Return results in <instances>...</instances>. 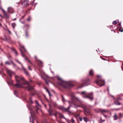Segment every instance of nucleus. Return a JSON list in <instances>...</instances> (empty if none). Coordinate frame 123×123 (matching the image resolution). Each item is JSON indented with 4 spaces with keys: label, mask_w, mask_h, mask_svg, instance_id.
Segmentation results:
<instances>
[{
    "label": "nucleus",
    "mask_w": 123,
    "mask_h": 123,
    "mask_svg": "<svg viewBox=\"0 0 123 123\" xmlns=\"http://www.w3.org/2000/svg\"><path fill=\"white\" fill-rule=\"evenodd\" d=\"M15 78L17 82H20V80L23 81V82L22 83H19L14 85L17 88L21 87L24 88L28 91H30L34 89L31 86L28 82L26 81L22 76L15 75Z\"/></svg>",
    "instance_id": "nucleus-1"
},
{
    "label": "nucleus",
    "mask_w": 123,
    "mask_h": 123,
    "mask_svg": "<svg viewBox=\"0 0 123 123\" xmlns=\"http://www.w3.org/2000/svg\"><path fill=\"white\" fill-rule=\"evenodd\" d=\"M57 78L58 80H60L58 82V84L62 86L65 88L66 87V86L69 87H72L73 86V85L72 83H68V82L63 80L61 78H59V76H57Z\"/></svg>",
    "instance_id": "nucleus-2"
},
{
    "label": "nucleus",
    "mask_w": 123,
    "mask_h": 123,
    "mask_svg": "<svg viewBox=\"0 0 123 123\" xmlns=\"http://www.w3.org/2000/svg\"><path fill=\"white\" fill-rule=\"evenodd\" d=\"M97 76L100 77L98 79L97 81H96V83L98 85H99V86H101L105 85V82L104 80H102L101 77L99 75H98Z\"/></svg>",
    "instance_id": "nucleus-3"
},
{
    "label": "nucleus",
    "mask_w": 123,
    "mask_h": 123,
    "mask_svg": "<svg viewBox=\"0 0 123 123\" xmlns=\"http://www.w3.org/2000/svg\"><path fill=\"white\" fill-rule=\"evenodd\" d=\"M67 102H68L69 106L68 107H69V109L71 107H73L75 108H77L78 107H80V106L77 105L74 103L73 102L69 101H66Z\"/></svg>",
    "instance_id": "nucleus-4"
},
{
    "label": "nucleus",
    "mask_w": 123,
    "mask_h": 123,
    "mask_svg": "<svg viewBox=\"0 0 123 123\" xmlns=\"http://www.w3.org/2000/svg\"><path fill=\"white\" fill-rule=\"evenodd\" d=\"M87 94L88 96L86 95L83 96V98H89L91 100H93V93H88Z\"/></svg>",
    "instance_id": "nucleus-5"
},
{
    "label": "nucleus",
    "mask_w": 123,
    "mask_h": 123,
    "mask_svg": "<svg viewBox=\"0 0 123 123\" xmlns=\"http://www.w3.org/2000/svg\"><path fill=\"white\" fill-rule=\"evenodd\" d=\"M59 109L62 110L66 112H67L69 113H70L71 112L69 110V107H68L67 108H65L64 107H62L59 108Z\"/></svg>",
    "instance_id": "nucleus-6"
},
{
    "label": "nucleus",
    "mask_w": 123,
    "mask_h": 123,
    "mask_svg": "<svg viewBox=\"0 0 123 123\" xmlns=\"http://www.w3.org/2000/svg\"><path fill=\"white\" fill-rule=\"evenodd\" d=\"M90 83V80L89 79L88 80H87L85 81L84 83L82 84V86H80V88H81L82 87L84 86H87Z\"/></svg>",
    "instance_id": "nucleus-7"
},
{
    "label": "nucleus",
    "mask_w": 123,
    "mask_h": 123,
    "mask_svg": "<svg viewBox=\"0 0 123 123\" xmlns=\"http://www.w3.org/2000/svg\"><path fill=\"white\" fill-rule=\"evenodd\" d=\"M96 112H100L102 114H103V112H108V110H106L104 109H99L98 110H96Z\"/></svg>",
    "instance_id": "nucleus-8"
},
{
    "label": "nucleus",
    "mask_w": 123,
    "mask_h": 123,
    "mask_svg": "<svg viewBox=\"0 0 123 123\" xmlns=\"http://www.w3.org/2000/svg\"><path fill=\"white\" fill-rule=\"evenodd\" d=\"M6 72L10 76V77H11V75L14 74V73L13 72L7 69Z\"/></svg>",
    "instance_id": "nucleus-9"
},
{
    "label": "nucleus",
    "mask_w": 123,
    "mask_h": 123,
    "mask_svg": "<svg viewBox=\"0 0 123 123\" xmlns=\"http://www.w3.org/2000/svg\"><path fill=\"white\" fill-rule=\"evenodd\" d=\"M20 51H21V54H22V56L24 57V58H26L29 61V62L30 63H31V62L26 57V56L22 52V51H21V50H20Z\"/></svg>",
    "instance_id": "nucleus-10"
},
{
    "label": "nucleus",
    "mask_w": 123,
    "mask_h": 123,
    "mask_svg": "<svg viewBox=\"0 0 123 123\" xmlns=\"http://www.w3.org/2000/svg\"><path fill=\"white\" fill-rule=\"evenodd\" d=\"M28 1L27 0H25L23 2H23H22L21 3V4L22 5H23L24 4H24L26 5H27V6L29 4H28L27 3L28 2Z\"/></svg>",
    "instance_id": "nucleus-11"
},
{
    "label": "nucleus",
    "mask_w": 123,
    "mask_h": 123,
    "mask_svg": "<svg viewBox=\"0 0 123 123\" xmlns=\"http://www.w3.org/2000/svg\"><path fill=\"white\" fill-rule=\"evenodd\" d=\"M48 111L49 112V114L51 115L52 116L53 115L52 112L53 111L51 109V108H50L49 109Z\"/></svg>",
    "instance_id": "nucleus-12"
},
{
    "label": "nucleus",
    "mask_w": 123,
    "mask_h": 123,
    "mask_svg": "<svg viewBox=\"0 0 123 123\" xmlns=\"http://www.w3.org/2000/svg\"><path fill=\"white\" fill-rule=\"evenodd\" d=\"M25 73L27 75H28L29 73L26 70V69L25 68L23 67V68H22Z\"/></svg>",
    "instance_id": "nucleus-13"
},
{
    "label": "nucleus",
    "mask_w": 123,
    "mask_h": 123,
    "mask_svg": "<svg viewBox=\"0 0 123 123\" xmlns=\"http://www.w3.org/2000/svg\"><path fill=\"white\" fill-rule=\"evenodd\" d=\"M2 11L3 12L4 14L6 16H7V14L5 12V11L3 9H1Z\"/></svg>",
    "instance_id": "nucleus-14"
},
{
    "label": "nucleus",
    "mask_w": 123,
    "mask_h": 123,
    "mask_svg": "<svg viewBox=\"0 0 123 123\" xmlns=\"http://www.w3.org/2000/svg\"><path fill=\"white\" fill-rule=\"evenodd\" d=\"M2 11L3 12L4 14L6 16H7V14L5 12V11L3 9H1Z\"/></svg>",
    "instance_id": "nucleus-15"
},
{
    "label": "nucleus",
    "mask_w": 123,
    "mask_h": 123,
    "mask_svg": "<svg viewBox=\"0 0 123 123\" xmlns=\"http://www.w3.org/2000/svg\"><path fill=\"white\" fill-rule=\"evenodd\" d=\"M89 74L91 75H93V71L92 70H91L89 72Z\"/></svg>",
    "instance_id": "nucleus-16"
},
{
    "label": "nucleus",
    "mask_w": 123,
    "mask_h": 123,
    "mask_svg": "<svg viewBox=\"0 0 123 123\" xmlns=\"http://www.w3.org/2000/svg\"><path fill=\"white\" fill-rule=\"evenodd\" d=\"M15 60L17 62H18V63H19V64H20L21 66V67L22 68H23V66L22 65V64H21V63L20 62H19L17 60V59H15Z\"/></svg>",
    "instance_id": "nucleus-17"
},
{
    "label": "nucleus",
    "mask_w": 123,
    "mask_h": 123,
    "mask_svg": "<svg viewBox=\"0 0 123 123\" xmlns=\"http://www.w3.org/2000/svg\"><path fill=\"white\" fill-rule=\"evenodd\" d=\"M11 25L12 26V27H13V29L14 28V27L16 26V24L14 23H13L11 24Z\"/></svg>",
    "instance_id": "nucleus-18"
},
{
    "label": "nucleus",
    "mask_w": 123,
    "mask_h": 123,
    "mask_svg": "<svg viewBox=\"0 0 123 123\" xmlns=\"http://www.w3.org/2000/svg\"><path fill=\"white\" fill-rule=\"evenodd\" d=\"M114 103L116 105H120V103L118 101H115Z\"/></svg>",
    "instance_id": "nucleus-19"
},
{
    "label": "nucleus",
    "mask_w": 123,
    "mask_h": 123,
    "mask_svg": "<svg viewBox=\"0 0 123 123\" xmlns=\"http://www.w3.org/2000/svg\"><path fill=\"white\" fill-rule=\"evenodd\" d=\"M30 113L31 115V116L29 117L30 122H31V118H32V114L31 113V112H30Z\"/></svg>",
    "instance_id": "nucleus-20"
},
{
    "label": "nucleus",
    "mask_w": 123,
    "mask_h": 123,
    "mask_svg": "<svg viewBox=\"0 0 123 123\" xmlns=\"http://www.w3.org/2000/svg\"><path fill=\"white\" fill-rule=\"evenodd\" d=\"M13 51H14V52H15V55L16 56L17 55H18V54L17 53V51H16L15 49H13Z\"/></svg>",
    "instance_id": "nucleus-21"
},
{
    "label": "nucleus",
    "mask_w": 123,
    "mask_h": 123,
    "mask_svg": "<svg viewBox=\"0 0 123 123\" xmlns=\"http://www.w3.org/2000/svg\"><path fill=\"white\" fill-rule=\"evenodd\" d=\"M14 94L15 95H16V96H17L18 94V92L17 91H14Z\"/></svg>",
    "instance_id": "nucleus-22"
},
{
    "label": "nucleus",
    "mask_w": 123,
    "mask_h": 123,
    "mask_svg": "<svg viewBox=\"0 0 123 123\" xmlns=\"http://www.w3.org/2000/svg\"><path fill=\"white\" fill-rule=\"evenodd\" d=\"M35 102L36 104H37L38 106L40 107L41 106V105L39 104V103L37 102V100H35Z\"/></svg>",
    "instance_id": "nucleus-23"
},
{
    "label": "nucleus",
    "mask_w": 123,
    "mask_h": 123,
    "mask_svg": "<svg viewBox=\"0 0 123 123\" xmlns=\"http://www.w3.org/2000/svg\"><path fill=\"white\" fill-rule=\"evenodd\" d=\"M119 30L120 31L122 32L123 31V29H122V27H120L119 28Z\"/></svg>",
    "instance_id": "nucleus-24"
},
{
    "label": "nucleus",
    "mask_w": 123,
    "mask_h": 123,
    "mask_svg": "<svg viewBox=\"0 0 123 123\" xmlns=\"http://www.w3.org/2000/svg\"><path fill=\"white\" fill-rule=\"evenodd\" d=\"M61 97L62 98V101L63 102H64L66 101V100H65V99L64 98V97L62 95H61Z\"/></svg>",
    "instance_id": "nucleus-25"
},
{
    "label": "nucleus",
    "mask_w": 123,
    "mask_h": 123,
    "mask_svg": "<svg viewBox=\"0 0 123 123\" xmlns=\"http://www.w3.org/2000/svg\"><path fill=\"white\" fill-rule=\"evenodd\" d=\"M83 119L86 122H87L88 121V119L86 117H84L83 118Z\"/></svg>",
    "instance_id": "nucleus-26"
},
{
    "label": "nucleus",
    "mask_w": 123,
    "mask_h": 123,
    "mask_svg": "<svg viewBox=\"0 0 123 123\" xmlns=\"http://www.w3.org/2000/svg\"><path fill=\"white\" fill-rule=\"evenodd\" d=\"M25 15H24L22 17V18H20V20H19V21H20V22L21 23H22V24H24V22H21L20 21V20L21 19H22L23 18H24L25 16Z\"/></svg>",
    "instance_id": "nucleus-27"
},
{
    "label": "nucleus",
    "mask_w": 123,
    "mask_h": 123,
    "mask_svg": "<svg viewBox=\"0 0 123 123\" xmlns=\"http://www.w3.org/2000/svg\"><path fill=\"white\" fill-rule=\"evenodd\" d=\"M117 23V22L116 21H114L112 22V24L114 25H115Z\"/></svg>",
    "instance_id": "nucleus-28"
},
{
    "label": "nucleus",
    "mask_w": 123,
    "mask_h": 123,
    "mask_svg": "<svg viewBox=\"0 0 123 123\" xmlns=\"http://www.w3.org/2000/svg\"><path fill=\"white\" fill-rule=\"evenodd\" d=\"M11 62L14 66L17 67V66L12 61H11Z\"/></svg>",
    "instance_id": "nucleus-29"
},
{
    "label": "nucleus",
    "mask_w": 123,
    "mask_h": 123,
    "mask_svg": "<svg viewBox=\"0 0 123 123\" xmlns=\"http://www.w3.org/2000/svg\"><path fill=\"white\" fill-rule=\"evenodd\" d=\"M75 98L79 102H80L81 100L79 99L78 98L75 97Z\"/></svg>",
    "instance_id": "nucleus-30"
},
{
    "label": "nucleus",
    "mask_w": 123,
    "mask_h": 123,
    "mask_svg": "<svg viewBox=\"0 0 123 123\" xmlns=\"http://www.w3.org/2000/svg\"><path fill=\"white\" fill-rule=\"evenodd\" d=\"M5 64H6L9 65L10 64L9 62L8 61H7L5 62Z\"/></svg>",
    "instance_id": "nucleus-31"
},
{
    "label": "nucleus",
    "mask_w": 123,
    "mask_h": 123,
    "mask_svg": "<svg viewBox=\"0 0 123 123\" xmlns=\"http://www.w3.org/2000/svg\"><path fill=\"white\" fill-rule=\"evenodd\" d=\"M31 18L30 17H29L28 18V19H27V20L28 21H29L31 20Z\"/></svg>",
    "instance_id": "nucleus-32"
},
{
    "label": "nucleus",
    "mask_w": 123,
    "mask_h": 123,
    "mask_svg": "<svg viewBox=\"0 0 123 123\" xmlns=\"http://www.w3.org/2000/svg\"><path fill=\"white\" fill-rule=\"evenodd\" d=\"M21 47V48H23L24 49V50L25 51V52H26V50L25 49V48L23 46H22Z\"/></svg>",
    "instance_id": "nucleus-33"
},
{
    "label": "nucleus",
    "mask_w": 123,
    "mask_h": 123,
    "mask_svg": "<svg viewBox=\"0 0 123 123\" xmlns=\"http://www.w3.org/2000/svg\"><path fill=\"white\" fill-rule=\"evenodd\" d=\"M30 102H31V104H33V102L32 100V98H30Z\"/></svg>",
    "instance_id": "nucleus-34"
},
{
    "label": "nucleus",
    "mask_w": 123,
    "mask_h": 123,
    "mask_svg": "<svg viewBox=\"0 0 123 123\" xmlns=\"http://www.w3.org/2000/svg\"><path fill=\"white\" fill-rule=\"evenodd\" d=\"M47 92L48 93V94L49 96L50 97L51 96H52V95L50 93V92H49V91Z\"/></svg>",
    "instance_id": "nucleus-35"
},
{
    "label": "nucleus",
    "mask_w": 123,
    "mask_h": 123,
    "mask_svg": "<svg viewBox=\"0 0 123 123\" xmlns=\"http://www.w3.org/2000/svg\"><path fill=\"white\" fill-rule=\"evenodd\" d=\"M11 8H12L10 7H9L8 8H7V12L8 13L9 12V9Z\"/></svg>",
    "instance_id": "nucleus-36"
},
{
    "label": "nucleus",
    "mask_w": 123,
    "mask_h": 123,
    "mask_svg": "<svg viewBox=\"0 0 123 123\" xmlns=\"http://www.w3.org/2000/svg\"><path fill=\"white\" fill-rule=\"evenodd\" d=\"M44 89L46 90V91L47 92H48V91H49V90L48 89H47V88L46 87H44Z\"/></svg>",
    "instance_id": "nucleus-37"
},
{
    "label": "nucleus",
    "mask_w": 123,
    "mask_h": 123,
    "mask_svg": "<svg viewBox=\"0 0 123 123\" xmlns=\"http://www.w3.org/2000/svg\"><path fill=\"white\" fill-rule=\"evenodd\" d=\"M71 121L73 123H74V120L73 118L71 119Z\"/></svg>",
    "instance_id": "nucleus-38"
},
{
    "label": "nucleus",
    "mask_w": 123,
    "mask_h": 123,
    "mask_svg": "<svg viewBox=\"0 0 123 123\" xmlns=\"http://www.w3.org/2000/svg\"><path fill=\"white\" fill-rule=\"evenodd\" d=\"M79 119L80 120V121H82V118L81 117H79Z\"/></svg>",
    "instance_id": "nucleus-39"
},
{
    "label": "nucleus",
    "mask_w": 123,
    "mask_h": 123,
    "mask_svg": "<svg viewBox=\"0 0 123 123\" xmlns=\"http://www.w3.org/2000/svg\"><path fill=\"white\" fill-rule=\"evenodd\" d=\"M117 118H118L117 117H115V118H114V119L115 120H117Z\"/></svg>",
    "instance_id": "nucleus-40"
},
{
    "label": "nucleus",
    "mask_w": 123,
    "mask_h": 123,
    "mask_svg": "<svg viewBox=\"0 0 123 123\" xmlns=\"http://www.w3.org/2000/svg\"><path fill=\"white\" fill-rule=\"evenodd\" d=\"M117 117V116L116 114L115 113L114 114V116L113 117Z\"/></svg>",
    "instance_id": "nucleus-41"
},
{
    "label": "nucleus",
    "mask_w": 123,
    "mask_h": 123,
    "mask_svg": "<svg viewBox=\"0 0 123 123\" xmlns=\"http://www.w3.org/2000/svg\"><path fill=\"white\" fill-rule=\"evenodd\" d=\"M86 93V92H81L82 94H85Z\"/></svg>",
    "instance_id": "nucleus-42"
},
{
    "label": "nucleus",
    "mask_w": 123,
    "mask_h": 123,
    "mask_svg": "<svg viewBox=\"0 0 123 123\" xmlns=\"http://www.w3.org/2000/svg\"><path fill=\"white\" fill-rule=\"evenodd\" d=\"M28 68L30 70H31L32 69H31L30 68V67L29 66H28Z\"/></svg>",
    "instance_id": "nucleus-43"
},
{
    "label": "nucleus",
    "mask_w": 123,
    "mask_h": 123,
    "mask_svg": "<svg viewBox=\"0 0 123 123\" xmlns=\"http://www.w3.org/2000/svg\"><path fill=\"white\" fill-rule=\"evenodd\" d=\"M26 37H28V34H27V31H26Z\"/></svg>",
    "instance_id": "nucleus-44"
},
{
    "label": "nucleus",
    "mask_w": 123,
    "mask_h": 123,
    "mask_svg": "<svg viewBox=\"0 0 123 123\" xmlns=\"http://www.w3.org/2000/svg\"><path fill=\"white\" fill-rule=\"evenodd\" d=\"M61 117H63L65 119H66V118L64 117L62 115H61Z\"/></svg>",
    "instance_id": "nucleus-45"
},
{
    "label": "nucleus",
    "mask_w": 123,
    "mask_h": 123,
    "mask_svg": "<svg viewBox=\"0 0 123 123\" xmlns=\"http://www.w3.org/2000/svg\"><path fill=\"white\" fill-rule=\"evenodd\" d=\"M10 34H11V31L9 30H7Z\"/></svg>",
    "instance_id": "nucleus-46"
},
{
    "label": "nucleus",
    "mask_w": 123,
    "mask_h": 123,
    "mask_svg": "<svg viewBox=\"0 0 123 123\" xmlns=\"http://www.w3.org/2000/svg\"><path fill=\"white\" fill-rule=\"evenodd\" d=\"M0 16L2 18H3V16L0 14Z\"/></svg>",
    "instance_id": "nucleus-47"
},
{
    "label": "nucleus",
    "mask_w": 123,
    "mask_h": 123,
    "mask_svg": "<svg viewBox=\"0 0 123 123\" xmlns=\"http://www.w3.org/2000/svg\"><path fill=\"white\" fill-rule=\"evenodd\" d=\"M45 81L46 82L47 84H48V83L47 82V80H45Z\"/></svg>",
    "instance_id": "nucleus-48"
},
{
    "label": "nucleus",
    "mask_w": 123,
    "mask_h": 123,
    "mask_svg": "<svg viewBox=\"0 0 123 123\" xmlns=\"http://www.w3.org/2000/svg\"><path fill=\"white\" fill-rule=\"evenodd\" d=\"M100 120L103 122H104L105 121V120H102L101 119Z\"/></svg>",
    "instance_id": "nucleus-49"
},
{
    "label": "nucleus",
    "mask_w": 123,
    "mask_h": 123,
    "mask_svg": "<svg viewBox=\"0 0 123 123\" xmlns=\"http://www.w3.org/2000/svg\"><path fill=\"white\" fill-rule=\"evenodd\" d=\"M119 114H120V117H121V116H122V114L121 113H119Z\"/></svg>",
    "instance_id": "nucleus-50"
},
{
    "label": "nucleus",
    "mask_w": 123,
    "mask_h": 123,
    "mask_svg": "<svg viewBox=\"0 0 123 123\" xmlns=\"http://www.w3.org/2000/svg\"><path fill=\"white\" fill-rule=\"evenodd\" d=\"M49 106L50 107V108H51V105L49 104Z\"/></svg>",
    "instance_id": "nucleus-51"
},
{
    "label": "nucleus",
    "mask_w": 123,
    "mask_h": 123,
    "mask_svg": "<svg viewBox=\"0 0 123 123\" xmlns=\"http://www.w3.org/2000/svg\"><path fill=\"white\" fill-rule=\"evenodd\" d=\"M40 62H41V66H41L42 65V62L41 61H40Z\"/></svg>",
    "instance_id": "nucleus-52"
},
{
    "label": "nucleus",
    "mask_w": 123,
    "mask_h": 123,
    "mask_svg": "<svg viewBox=\"0 0 123 123\" xmlns=\"http://www.w3.org/2000/svg\"><path fill=\"white\" fill-rule=\"evenodd\" d=\"M16 18H15L13 20H16Z\"/></svg>",
    "instance_id": "nucleus-53"
},
{
    "label": "nucleus",
    "mask_w": 123,
    "mask_h": 123,
    "mask_svg": "<svg viewBox=\"0 0 123 123\" xmlns=\"http://www.w3.org/2000/svg\"><path fill=\"white\" fill-rule=\"evenodd\" d=\"M54 115L55 116H56V114H54Z\"/></svg>",
    "instance_id": "nucleus-54"
},
{
    "label": "nucleus",
    "mask_w": 123,
    "mask_h": 123,
    "mask_svg": "<svg viewBox=\"0 0 123 123\" xmlns=\"http://www.w3.org/2000/svg\"><path fill=\"white\" fill-rule=\"evenodd\" d=\"M103 115L105 117H106V115H104L103 114Z\"/></svg>",
    "instance_id": "nucleus-55"
},
{
    "label": "nucleus",
    "mask_w": 123,
    "mask_h": 123,
    "mask_svg": "<svg viewBox=\"0 0 123 123\" xmlns=\"http://www.w3.org/2000/svg\"><path fill=\"white\" fill-rule=\"evenodd\" d=\"M119 25H121V23H119Z\"/></svg>",
    "instance_id": "nucleus-56"
},
{
    "label": "nucleus",
    "mask_w": 123,
    "mask_h": 123,
    "mask_svg": "<svg viewBox=\"0 0 123 123\" xmlns=\"http://www.w3.org/2000/svg\"><path fill=\"white\" fill-rule=\"evenodd\" d=\"M32 123H34V121H33V120L32 121Z\"/></svg>",
    "instance_id": "nucleus-57"
},
{
    "label": "nucleus",
    "mask_w": 123,
    "mask_h": 123,
    "mask_svg": "<svg viewBox=\"0 0 123 123\" xmlns=\"http://www.w3.org/2000/svg\"><path fill=\"white\" fill-rule=\"evenodd\" d=\"M0 65H2V63H1L0 64Z\"/></svg>",
    "instance_id": "nucleus-58"
},
{
    "label": "nucleus",
    "mask_w": 123,
    "mask_h": 123,
    "mask_svg": "<svg viewBox=\"0 0 123 123\" xmlns=\"http://www.w3.org/2000/svg\"><path fill=\"white\" fill-rule=\"evenodd\" d=\"M87 113H89L90 112V111H87Z\"/></svg>",
    "instance_id": "nucleus-59"
},
{
    "label": "nucleus",
    "mask_w": 123,
    "mask_h": 123,
    "mask_svg": "<svg viewBox=\"0 0 123 123\" xmlns=\"http://www.w3.org/2000/svg\"><path fill=\"white\" fill-rule=\"evenodd\" d=\"M111 96L113 97V96L112 95H111Z\"/></svg>",
    "instance_id": "nucleus-60"
},
{
    "label": "nucleus",
    "mask_w": 123,
    "mask_h": 123,
    "mask_svg": "<svg viewBox=\"0 0 123 123\" xmlns=\"http://www.w3.org/2000/svg\"><path fill=\"white\" fill-rule=\"evenodd\" d=\"M0 25L1 26V24L0 23Z\"/></svg>",
    "instance_id": "nucleus-61"
},
{
    "label": "nucleus",
    "mask_w": 123,
    "mask_h": 123,
    "mask_svg": "<svg viewBox=\"0 0 123 123\" xmlns=\"http://www.w3.org/2000/svg\"><path fill=\"white\" fill-rule=\"evenodd\" d=\"M34 57H35V58H36V56H35Z\"/></svg>",
    "instance_id": "nucleus-62"
},
{
    "label": "nucleus",
    "mask_w": 123,
    "mask_h": 123,
    "mask_svg": "<svg viewBox=\"0 0 123 123\" xmlns=\"http://www.w3.org/2000/svg\"><path fill=\"white\" fill-rule=\"evenodd\" d=\"M81 107L82 108H84V107Z\"/></svg>",
    "instance_id": "nucleus-63"
},
{
    "label": "nucleus",
    "mask_w": 123,
    "mask_h": 123,
    "mask_svg": "<svg viewBox=\"0 0 123 123\" xmlns=\"http://www.w3.org/2000/svg\"><path fill=\"white\" fill-rule=\"evenodd\" d=\"M45 107H46V105H45Z\"/></svg>",
    "instance_id": "nucleus-64"
}]
</instances>
